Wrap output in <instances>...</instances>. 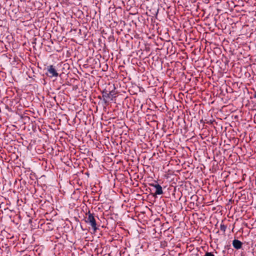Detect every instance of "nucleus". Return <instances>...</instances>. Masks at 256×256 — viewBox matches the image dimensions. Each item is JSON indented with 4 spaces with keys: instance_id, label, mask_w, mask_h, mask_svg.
Masks as SVG:
<instances>
[{
    "instance_id": "f257e3e1",
    "label": "nucleus",
    "mask_w": 256,
    "mask_h": 256,
    "mask_svg": "<svg viewBox=\"0 0 256 256\" xmlns=\"http://www.w3.org/2000/svg\"><path fill=\"white\" fill-rule=\"evenodd\" d=\"M86 215L88 216V217L86 218V222L90 225L94 231L96 232L98 228L96 227V222L94 216V213H90L89 211L86 214Z\"/></svg>"
},
{
    "instance_id": "f03ea898",
    "label": "nucleus",
    "mask_w": 256,
    "mask_h": 256,
    "mask_svg": "<svg viewBox=\"0 0 256 256\" xmlns=\"http://www.w3.org/2000/svg\"><path fill=\"white\" fill-rule=\"evenodd\" d=\"M150 185L156 188V192L154 194H153L154 196L163 194L164 192L162 187L160 185L158 184L156 182V183L150 184Z\"/></svg>"
},
{
    "instance_id": "7ed1b4c3",
    "label": "nucleus",
    "mask_w": 256,
    "mask_h": 256,
    "mask_svg": "<svg viewBox=\"0 0 256 256\" xmlns=\"http://www.w3.org/2000/svg\"><path fill=\"white\" fill-rule=\"evenodd\" d=\"M47 72L49 73V76L50 78L55 77L56 78L58 76V74L57 72L55 67L52 65H50L46 68Z\"/></svg>"
},
{
    "instance_id": "20e7f679",
    "label": "nucleus",
    "mask_w": 256,
    "mask_h": 256,
    "mask_svg": "<svg viewBox=\"0 0 256 256\" xmlns=\"http://www.w3.org/2000/svg\"><path fill=\"white\" fill-rule=\"evenodd\" d=\"M232 244L234 248L236 250L241 248L242 245V243L240 240L236 239L232 241Z\"/></svg>"
},
{
    "instance_id": "39448f33",
    "label": "nucleus",
    "mask_w": 256,
    "mask_h": 256,
    "mask_svg": "<svg viewBox=\"0 0 256 256\" xmlns=\"http://www.w3.org/2000/svg\"><path fill=\"white\" fill-rule=\"evenodd\" d=\"M112 92H110L108 93L106 92H102V97L104 98V100L106 102V100H105V98H110L111 96H112Z\"/></svg>"
},
{
    "instance_id": "423d86ee",
    "label": "nucleus",
    "mask_w": 256,
    "mask_h": 256,
    "mask_svg": "<svg viewBox=\"0 0 256 256\" xmlns=\"http://www.w3.org/2000/svg\"><path fill=\"white\" fill-rule=\"evenodd\" d=\"M226 228V226L224 224H221L220 226V229L223 232H225Z\"/></svg>"
},
{
    "instance_id": "0eeeda50",
    "label": "nucleus",
    "mask_w": 256,
    "mask_h": 256,
    "mask_svg": "<svg viewBox=\"0 0 256 256\" xmlns=\"http://www.w3.org/2000/svg\"><path fill=\"white\" fill-rule=\"evenodd\" d=\"M204 256H214V255L212 252H206Z\"/></svg>"
}]
</instances>
